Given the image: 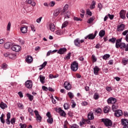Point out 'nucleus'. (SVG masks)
Listing matches in <instances>:
<instances>
[{"label":"nucleus","mask_w":128,"mask_h":128,"mask_svg":"<svg viewBox=\"0 0 128 128\" xmlns=\"http://www.w3.org/2000/svg\"><path fill=\"white\" fill-rule=\"evenodd\" d=\"M126 43L121 42L120 43V44L118 46V48H120L121 50H124L126 48Z\"/></svg>","instance_id":"34"},{"label":"nucleus","mask_w":128,"mask_h":128,"mask_svg":"<svg viewBox=\"0 0 128 128\" xmlns=\"http://www.w3.org/2000/svg\"><path fill=\"white\" fill-rule=\"evenodd\" d=\"M96 34H98V31L96 30L94 32V34H88L87 36L84 37L85 40L88 38V40H94L96 36Z\"/></svg>","instance_id":"4"},{"label":"nucleus","mask_w":128,"mask_h":128,"mask_svg":"<svg viewBox=\"0 0 128 128\" xmlns=\"http://www.w3.org/2000/svg\"><path fill=\"white\" fill-rule=\"evenodd\" d=\"M47 122L50 124H52V122H54V118H50L47 119Z\"/></svg>","instance_id":"36"},{"label":"nucleus","mask_w":128,"mask_h":128,"mask_svg":"<svg viewBox=\"0 0 128 128\" xmlns=\"http://www.w3.org/2000/svg\"><path fill=\"white\" fill-rule=\"evenodd\" d=\"M101 120L102 122H104L106 126L109 128L112 126V122L108 118H102Z\"/></svg>","instance_id":"1"},{"label":"nucleus","mask_w":128,"mask_h":128,"mask_svg":"<svg viewBox=\"0 0 128 128\" xmlns=\"http://www.w3.org/2000/svg\"><path fill=\"white\" fill-rule=\"evenodd\" d=\"M64 110H68L70 108V106L68 105V104L65 103L64 105Z\"/></svg>","instance_id":"48"},{"label":"nucleus","mask_w":128,"mask_h":128,"mask_svg":"<svg viewBox=\"0 0 128 128\" xmlns=\"http://www.w3.org/2000/svg\"><path fill=\"white\" fill-rule=\"evenodd\" d=\"M79 124L80 126H82L84 124H86V119L82 118V120L79 122Z\"/></svg>","instance_id":"30"},{"label":"nucleus","mask_w":128,"mask_h":128,"mask_svg":"<svg viewBox=\"0 0 128 128\" xmlns=\"http://www.w3.org/2000/svg\"><path fill=\"white\" fill-rule=\"evenodd\" d=\"M33 60L32 56H26V61L28 64H31Z\"/></svg>","instance_id":"15"},{"label":"nucleus","mask_w":128,"mask_h":128,"mask_svg":"<svg viewBox=\"0 0 128 128\" xmlns=\"http://www.w3.org/2000/svg\"><path fill=\"white\" fill-rule=\"evenodd\" d=\"M106 35V31L104 30H101L99 32V36L100 38H103Z\"/></svg>","instance_id":"27"},{"label":"nucleus","mask_w":128,"mask_h":128,"mask_svg":"<svg viewBox=\"0 0 128 128\" xmlns=\"http://www.w3.org/2000/svg\"><path fill=\"white\" fill-rule=\"evenodd\" d=\"M110 106H106L104 108V114H108V112H110Z\"/></svg>","instance_id":"22"},{"label":"nucleus","mask_w":128,"mask_h":128,"mask_svg":"<svg viewBox=\"0 0 128 128\" xmlns=\"http://www.w3.org/2000/svg\"><path fill=\"white\" fill-rule=\"evenodd\" d=\"M46 116H47L48 118H52V114H50V112H48L46 114Z\"/></svg>","instance_id":"58"},{"label":"nucleus","mask_w":128,"mask_h":128,"mask_svg":"<svg viewBox=\"0 0 128 128\" xmlns=\"http://www.w3.org/2000/svg\"><path fill=\"white\" fill-rule=\"evenodd\" d=\"M20 31L22 34H26L28 32V26L22 25L20 28Z\"/></svg>","instance_id":"13"},{"label":"nucleus","mask_w":128,"mask_h":128,"mask_svg":"<svg viewBox=\"0 0 128 128\" xmlns=\"http://www.w3.org/2000/svg\"><path fill=\"white\" fill-rule=\"evenodd\" d=\"M106 90H107V92H112V87L106 86Z\"/></svg>","instance_id":"56"},{"label":"nucleus","mask_w":128,"mask_h":128,"mask_svg":"<svg viewBox=\"0 0 128 128\" xmlns=\"http://www.w3.org/2000/svg\"><path fill=\"white\" fill-rule=\"evenodd\" d=\"M6 124H10V112H8L6 115Z\"/></svg>","instance_id":"17"},{"label":"nucleus","mask_w":128,"mask_h":128,"mask_svg":"<svg viewBox=\"0 0 128 128\" xmlns=\"http://www.w3.org/2000/svg\"><path fill=\"white\" fill-rule=\"evenodd\" d=\"M48 62L46 61L44 62L41 66V68H44L46 66Z\"/></svg>","instance_id":"62"},{"label":"nucleus","mask_w":128,"mask_h":128,"mask_svg":"<svg viewBox=\"0 0 128 128\" xmlns=\"http://www.w3.org/2000/svg\"><path fill=\"white\" fill-rule=\"evenodd\" d=\"M88 120H92L94 118V112H90L88 114Z\"/></svg>","instance_id":"16"},{"label":"nucleus","mask_w":128,"mask_h":128,"mask_svg":"<svg viewBox=\"0 0 128 128\" xmlns=\"http://www.w3.org/2000/svg\"><path fill=\"white\" fill-rule=\"evenodd\" d=\"M120 42H122V38H120L116 40V48H118V46L120 44Z\"/></svg>","instance_id":"25"},{"label":"nucleus","mask_w":128,"mask_h":128,"mask_svg":"<svg viewBox=\"0 0 128 128\" xmlns=\"http://www.w3.org/2000/svg\"><path fill=\"white\" fill-rule=\"evenodd\" d=\"M116 40V38H112L108 40V42H112V44H114Z\"/></svg>","instance_id":"41"},{"label":"nucleus","mask_w":128,"mask_h":128,"mask_svg":"<svg viewBox=\"0 0 128 128\" xmlns=\"http://www.w3.org/2000/svg\"><path fill=\"white\" fill-rule=\"evenodd\" d=\"M115 112L114 114V116H115L119 117L122 116V111L120 110H116L114 111Z\"/></svg>","instance_id":"12"},{"label":"nucleus","mask_w":128,"mask_h":128,"mask_svg":"<svg viewBox=\"0 0 128 128\" xmlns=\"http://www.w3.org/2000/svg\"><path fill=\"white\" fill-rule=\"evenodd\" d=\"M0 108H1L2 110H4V108H8V105H6L4 102H1L0 103Z\"/></svg>","instance_id":"29"},{"label":"nucleus","mask_w":128,"mask_h":128,"mask_svg":"<svg viewBox=\"0 0 128 128\" xmlns=\"http://www.w3.org/2000/svg\"><path fill=\"white\" fill-rule=\"evenodd\" d=\"M49 26L50 30H51V32H54V30H56V26H54V24L52 23H50Z\"/></svg>","instance_id":"23"},{"label":"nucleus","mask_w":128,"mask_h":128,"mask_svg":"<svg viewBox=\"0 0 128 128\" xmlns=\"http://www.w3.org/2000/svg\"><path fill=\"white\" fill-rule=\"evenodd\" d=\"M108 104H114L116 102V98L112 97H110L107 100Z\"/></svg>","instance_id":"7"},{"label":"nucleus","mask_w":128,"mask_h":128,"mask_svg":"<svg viewBox=\"0 0 128 128\" xmlns=\"http://www.w3.org/2000/svg\"><path fill=\"white\" fill-rule=\"evenodd\" d=\"M126 12L124 10L120 11L119 14L120 18H122V20H126Z\"/></svg>","instance_id":"9"},{"label":"nucleus","mask_w":128,"mask_h":128,"mask_svg":"<svg viewBox=\"0 0 128 128\" xmlns=\"http://www.w3.org/2000/svg\"><path fill=\"white\" fill-rule=\"evenodd\" d=\"M70 128H80V126L76 124H74L70 126Z\"/></svg>","instance_id":"40"},{"label":"nucleus","mask_w":128,"mask_h":128,"mask_svg":"<svg viewBox=\"0 0 128 128\" xmlns=\"http://www.w3.org/2000/svg\"><path fill=\"white\" fill-rule=\"evenodd\" d=\"M92 62H96V60H98V58H96V56H94V54L92 55Z\"/></svg>","instance_id":"49"},{"label":"nucleus","mask_w":128,"mask_h":128,"mask_svg":"<svg viewBox=\"0 0 128 128\" xmlns=\"http://www.w3.org/2000/svg\"><path fill=\"white\" fill-rule=\"evenodd\" d=\"M67 10H68V4H66L63 8V9L61 12V16H63L64 13L66 12Z\"/></svg>","instance_id":"19"},{"label":"nucleus","mask_w":128,"mask_h":128,"mask_svg":"<svg viewBox=\"0 0 128 128\" xmlns=\"http://www.w3.org/2000/svg\"><path fill=\"white\" fill-rule=\"evenodd\" d=\"M68 20L65 21L62 24V28H66L68 26Z\"/></svg>","instance_id":"38"},{"label":"nucleus","mask_w":128,"mask_h":128,"mask_svg":"<svg viewBox=\"0 0 128 128\" xmlns=\"http://www.w3.org/2000/svg\"><path fill=\"white\" fill-rule=\"evenodd\" d=\"M26 96L30 100V102H32V100H34V96H32L30 94H26Z\"/></svg>","instance_id":"31"},{"label":"nucleus","mask_w":128,"mask_h":128,"mask_svg":"<svg viewBox=\"0 0 128 128\" xmlns=\"http://www.w3.org/2000/svg\"><path fill=\"white\" fill-rule=\"evenodd\" d=\"M64 88H66V90H72V84H70V82H66L64 83Z\"/></svg>","instance_id":"10"},{"label":"nucleus","mask_w":128,"mask_h":128,"mask_svg":"<svg viewBox=\"0 0 128 128\" xmlns=\"http://www.w3.org/2000/svg\"><path fill=\"white\" fill-rule=\"evenodd\" d=\"M74 44L76 46H78V48H80V43L79 38H77L74 40Z\"/></svg>","instance_id":"18"},{"label":"nucleus","mask_w":128,"mask_h":128,"mask_svg":"<svg viewBox=\"0 0 128 128\" xmlns=\"http://www.w3.org/2000/svg\"><path fill=\"white\" fill-rule=\"evenodd\" d=\"M62 12V10L60 8H58L56 9L54 12V16H58V14H60V13Z\"/></svg>","instance_id":"20"},{"label":"nucleus","mask_w":128,"mask_h":128,"mask_svg":"<svg viewBox=\"0 0 128 128\" xmlns=\"http://www.w3.org/2000/svg\"><path fill=\"white\" fill-rule=\"evenodd\" d=\"M34 112L35 114L37 122H42V117L40 115L38 111V110H35Z\"/></svg>","instance_id":"5"},{"label":"nucleus","mask_w":128,"mask_h":128,"mask_svg":"<svg viewBox=\"0 0 128 128\" xmlns=\"http://www.w3.org/2000/svg\"><path fill=\"white\" fill-rule=\"evenodd\" d=\"M68 50L66 48H62L59 49L58 51V54H64Z\"/></svg>","instance_id":"11"},{"label":"nucleus","mask_w":128,"mask_h":128,"mask_svg":"<svg viewBox=\"0 0 128 128\" xmlns=\"http://www.w3.org/2000/svg\"><path fill=\"white\" fill-rule=\"evenodd\" d=\"M50 54H52V50H50L47 52L46 56H50Z\"/></svg>","instance_id":"63"},{"label":"nucleus","mask_w":128,"mask_h":128,"mask_svg":"<svg viewBox=\"0 0 128 128\" xmlns=\"http://www.w3.org/2000/svg\"><path fill=\"white\" fill-rule=\"evenodd\" d=\"M70 56H72V53L69 52L67 54V56L64 58V60H70Z\"/></svg>","instance_id":"44"},{"label":"nucleus","mask_w":128,"mask_h":128,"mask_svg":"<svg viewBox=\"0 0 128 128\" xmlns=\"http://www.w3.org/2000/svg\"><path fill=\"white\" fill-rule=\"evenodd\" d=\"M20 128H26V124H22V123H20L19 124Z\"/></svg>","instance_id":"55"},{"label":"nucleus","mask_w":128,"mask_h":128,"mask_svg":"<svg viewBox=\"0 0 128 128\" xmlns=\"http://www.w3.org/2000/svg\"><path fill=\"white\" fill-rule=\"evenodd\" d=\"M110 55L109 54H105L103 56L102 58L104 60H106L108 58H110Z\"/></svg>","instance_id":"39"},{"label":"nucleus","mask_w":128,"mask_h":128,"mask_svg":"<svg viewBox=\"0 0 128 128\" xmlns=\"http://www.w3.org/2000/svg\"><path fill=\"white\" fill-rule=\"evenodd\" d=\"M112 112H116V106L114 104H113L112 107Z\"/></svg>","instance_id":"52"},{"label":"nucleus","mask_w":128,"mask_h":128,"mask_svg":"<svg viewBox=\"0 0 128 128\" xmlns=\"http://www.w3.org/2000/svg\"><path fill=\"white\" fill-rule=\"evenodd\" d=\"M25 86L28 90H30V88H32V80H27L25 82Z\"/></svg>","instance_id":"6"},{"label":"nucleus","mask_w":128,"mask_h":128,"mask_svg":"<svg viewBox=\"0 0 128 128\" xmlns=\"http://www.w3.org/2000/svg\"><path fill=\"white\" fill-rule=\"evenodd\" d=\"M74 20H76L77 22H78V20H80V22H82V19L80 18H78V17H74Z\"/></svg>","instance_id":"60"},{"label":"nucleus","mask_w":128,"mask_h":128,"mask_svg":"<svg viewBox=\"0 0 128 128\" xmlns=\"http://www.w3.org/2000/svg\"><path fill=\"white\" fill-rule=\"evenodd\" d=\"M28 112H30V114L32 116H34V110L30 108H28Z\"/></svg>","instance_id":"35"},{"label":"nucleus","mask_w":128,"mask_h":128,"mask_svg":"<svg viewBox=\"0 0 128 128\" xmlns=\"http://www.w3.org/2000/svg\"><path fill=\"white\" fill-rule=\"evenodd\" d=\"M94 18L91 17L88 20V21L87 22L88 24H92V22H94Z\"/></svg>","instance_id":"43"},{"label":"nucleus","mask_w":128,"mask_h":128,"mask_svg":"<svg viewBox=\"0 0 128 128\" xmlns=\"http://www.w3.org/2000/svg\"><path fill=\"white\" fill-rule=\"evenodd\" d=\"M11 49L13 52H18L20 50L22 47L18 45H14L11 47Z\"/></svg>","instance_id":"8"},{"label":"nucleus","mask_w":128,"mask_h":128,"mask_svg":"<svg viewBox=\"0 0 128 128\" xmlns=\"http://www.w3.org/2000/svg\"><path fill=\"white\" fill-rule=\"evenodd\" d=\"M16 54H8V58H11L12 60L16 58Z\"/></svg>","instance_id":"42"},{"label":"nucleus","mask_w":128,"mask_h":128,"mask_svg":"<svg viewBox=\"0 0 128 128\" xmlns=\"http://www.w3.org/2000/svg\"><path fill=\"white\" fill-rule=\"evenodd\" d=\"M6 68H8V64H6L4 63L2 65V68H3V70H6Z\"/></svg>","instance_id":"54"},{"label":"nucleus","mask_w":128,"mask_h":128,"mask_svg":"<svg viewBox=\"0 0 128 128\" xmlns=\"http://www.w3.org/2000/svg\"><path fill=\"white\" fill-rule=\"evenodd\" d=\"M68 94L70 98H74V94L72 92H68Z\"/></svg>","instance_id":"46"},{"label":"nucleus","mask_w":128,"mask_h":128,"mask_svg":"<svg viewBox=\"0 0 128 128\" xmlns=\"http://www.w3.org/2000/svg\"><path fill=\"white\" fill-rule=\"evenodd\" d=\"M94 8H96V1L93 0L92 4L90 6V10H93Z\"/></svg>","instance_id":"37"},{"label":"nucleus","mask_w":128,"mask_h":128,"mask_svg":"<svg viewBox=\"0 0 128 128\" xmlns=\"http://www.w3.org/2000/svg\"><path fill=\"white\" fill-rule=\"evenodd\" d=\"M121 122L122 126H128V120L127 119H122Z\"/></svg>","instance_id":"24"},{"label":"nucleus","mask_w":128,"mask_h":128,"mask_svg":"<svg viewBox=\"0 0 128 128\" xmlns=\"http://www.w3.org/2000/svg\"><path fill=\"white\" fill-rule=\"evenodd\" d=\"M56 112H58L60 116H62L63 118H66V114L64 110H62L61 108H56L55 109Z\"/></svg>","instance_id":"3"},{"label":"nucleus","mask_w":128,"mask_h":128,"mask_svg":"<svg viewBox=\"0 0 128 128\" xmlns=\"http://www.w3.org/2000/svg\"><path fill=\"white\" fill-rule=\"evenodd\" d=\"M94 98L95 100H98L100 98V95L98 93H95L94 96Z\"/></svg>","instance_id":"45"},{"label":"nucleus","mask_w":128,"mask_h":128,"mask_svg":"<svg viewBox=\"0 0 128 128\" xmlns=\"http://www.w3.org/2000/svg\"><path fill=\"white\" fill-rule=\"evenodd\" d=\"M126 26L124 24H120L118 25L117 27L116 30L118 32H122L124 30Z\"/></svg>","instance_id":"14"},{"label":"nucleus","mask_w":128,"mask_h":128,"mask_svg":"<svg viewBox=\"0 0 128 128\" xmlns=\"http://www.w3.org/2000/svg\"><path fill=\"white\" fill-rule=\"evenodd\" d=\"M10 46H12V43L10 42H7L4 44V48L8 49L10 48Z\"/></svg>","instance_id":"26"},{"label":"nucleus","mask_w":128,"mask_h":128,"mask_svg":"<svg viewBox=\"0 0 128 128\" xmlns=\"http://www.w3.org/2000/svg\"><path fill=\"white\" fill-rule=\"evenodd\" d=\"M10 122L12 124H16V118H12Z\"/></svg>","instance_id":"53"},{"label":"nucleus","mask_w":128,"mask_h":128,"mask_svg":"<svg viewBox=\"0 0 128 128\" xmlns=\"http://www.w3.org/2000/svg\"><path fill=\"white\" fill-rule=\"evenodd\" d=\"M64 20H65L66 18H70V11H68L66 12L65 15H64Z\"/></svg>","instance_id":"33"},{"label":"nucleus","mask_w":128,"mask_h":128,"mask_svg":"<svg viewBox=\"0 0 128 128\" xmlns=\"http://www.w3.org/2000/svg\"><path fill=\"white\" fill-rule=\"evenodd\" d=\"M68 114L69 116H70L71 118L74 116V113H72V112H68Z\"/></svg>","instance_id":"64"},{"label":"nucleus","mask_w":128,"mask_h":128,"mask_svg":"<svg viewBox=\"0 0 128 128\" xmlns=\"http://www.w3.org/2000/svg\"><path fill=\"white\" fill-rule=\"evenodd\" d=\"M10 22H8V26H7V30H10Z\"/></svg>","instance_id":"57"},{"label":"nucleus","mask_w":128,"mask_h":128,"mask_svg":"<svg viewBox=\"0 0 128 128\" xmlns=\"http://www.w3.org/2000/svg\"><path fill=\"white\" fill-rule=\"evenodd\" d=\"M42 90H44L45 92H48V87L46 86H42Z\"/></svg>","instance_id":"61"},{"label":"nucleus","mask_w":128,"mask_h":128,"mask_svg":"<svg viewBox=\"0 0 128 128\" xmlns=\"http://www.w3.org/2000/svg\"><path fill=\"white\" fill-rule=\"evenodd\" d=\"M122 64H123L124 66H126L128 64V59L126 58H123L122 59Z\"/></svg>","instance_id":"32"},{"label":"nucleus","mask_w":128,"mask_h":128,"mask_svg":"<svg viewBox=\"0 0 128 128\" xmlns=\"http://www.w3.org/2000/svg\"><path fill=\"white\" fill-rule=\"evenodd\" d=\"M54 4H56V2L54 1H52L49 4L50 6H54Z\"/></svg>","instance_id":"59"},{"label":"nucleus","mask_w":128,"mask_h":128,"mask_svg":"<svg viewBox=\"0 0 128 128\" xmlns=\"http://www.w3.org/2000/svg\"><path fill=\"white\" fill-rule=\"evenodd\" d=\"M40 82L41 84H44L45 82L44 80H46V77L42 75H40Z\"/></svg>","instance_id":"28"},{"label":"nucleus","mask_w":128,"mask_h":128,"mask_svg":"<svg viewBox=\"0 0 128 128\" xmlns=\"http://www.w3.org/2000/svg\"><path fill=\"white\" fill-rule=\"evenodd\" d=\"M18 106L20 108V110H22L24 108V104L19 103L18 104Z\"/></svg>","instance_id":"50"},{"label":"nucleus","mask_w":128,"mask_h":128,"mask_svg":"<svg viewBox=\"0 0 128 128\" xmlns=\"http://www.w3.org/2000/svg\"><path fill=\"white\" fill-rule=\"evenodd\" d=\"M94 74H95V76H98V74L100 68H98V66H96L94 68Z\"/></svg>","instance_id":"21"},{"label":"nucleus","mask_w":128,"mask_h":128,"mask_svg":"<svg viewBox=\"0 0 128 128\" xmlns=\"http://www.w3.org/2000/svg\"><path fill=\"white\" fill-rule=\"evenodd\" d=\"M102 110L100 108H98L96 110V112L98 114H102Z\"/></svg>","instance_id":"47"},{"label":"nucleus","mask_w":128,"mask_h":128,"mask_svg":"<svg viewBox=\"0 0 128 128\" xmlns=\"http://www.w3.org/2000/svg\"><path fill=\"white\" fill-rule=\"evenodd\" d=\"M70 68L72 72H76L78 70V63L76 61H74L71 64Z\"/></svg>","instance_id":"2"},{"label":"nucleus","mask_w":128,"mask_h":128,"mask_svg":"<svg viewBox=\"0 0 128 128\" xmlns=\"http://www.w3.org/2000/svg\"><path fill=\"white\" fill-rule=\"evenodd\" d=\"M81 104L82 106H86L88 104V102L84 101L82 102Z\"/></svg>","instance_id":"51"}]
</instances>
